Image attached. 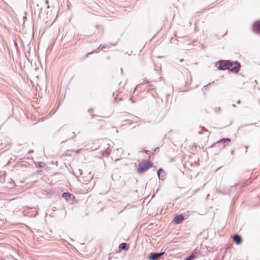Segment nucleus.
Masks as SVG:
<instances>
[{
	"label": "nucleus",
	"instance_id": "1",
	"mask_svg": "<svg viewBox=\"0 0 260 260\" xmlns=\"http://www.w3.org/2000/svg\"><path fill=\"white\" fill-rule=\"evenodd\" d=\"M103 141V145L104 146L107 145L108 146L107 148H104V149L101 150L102 153V156L107 157L109 154L110 153L111 151V149H110V147L111 144H112V142L108 139H105L102 140Z\"/></svg>",
	"mask_w": 260,
	"mask_h": 260
},
{
	"label": "nucleus",
	"instance_id": "2",
	"mask_svg": "<svg viewBox=\"0 0 260 260\" xmlns=\"http://www.w3.org/2000/svg\"><path fill=\"white\" fill-rule=\"evenodd\" d=\"M152 166V163L146 160H143L139 164L138 168V172L139 173H142L146 171Z\"/></svg>",
	"mask_w": 260,
	"mask_h": 260
},
{
	"label": "nucleus",
	"instance_id": "3",
	"mask_svg": "<svg viewBox=\"0 0 260 260\" xmlns=\"http://www.w3.org/2000/svg\"><path fill=\"white\" fill-rule=\"evenodd\" d=\"M231 140L229 138H223L218 141L214 145L215 146L217 147L219 149H222L225 146L228 145Z\"/></svg>",
	"mask_w": 260,
	"mask_h": 260
},
{
	"label": "nucleus",
	"instance_id": "4",
	"mask_svg": "<svg viewBox=\"0 0 260 260\" xmlns=\"http://www.w3.org/2000/svg\"><path fill=\"white\" fill-rule=\"evenodd\" d=\"M240 64L239 62L235 61V62H229V70L237 73L239 71Z\"/></svg>",
	"mask_w": 260,
	"mask_h": 260
},
{
	"label": "nucleus",
	"instance_id": "5",
	"mask_svg": "<svg viewBox=\"0 0 260 260\" xmlns=\"http://www.w3.org/2000/svg\"><path fill=\"white\" fill-rule=\"evenodd\" d=\"M229 60H220L219 63V66L217 67L218 70H228L229 66Z\"/></svg>",
	"mask_w": 260,
	"mask_h": 260
},
{
	"label": "nucleus",
	"instance_id": "6",
	"mask_svg": "<svg viewBox=\"0 0 260 260\" xmlns=\"http://www.w3.org/2000/svg\"><path fill=\"white\" fill-rule=\"evenodd\" d=\"M165 254V252L159 253L151 252L150 253L149 258L151 260H157Z\"/></svg>",
	"mask_w": 260,
	"mask_h": 260
},
{
	"label": "nucleus",
	"instance_id": "7",
	"mask_svg": "<svg viewBox=\"0 0 260 260\" xmlns=\"http://www.w3.org/2000/svg\"><path fill=\"white\" fill-rule=\"evenodd\" d=\"M253 29L256 33L260 34V21H257L253 24Z\"/></svg>",
	"mask_w": 260,
	"mask_h": 260
},
{
	"label": "nucleus",
	"instance_id": "8",
	"mask_svg": "<svg viewBox=\"0 0 260 260\" xmlns=\"http://www.w3.org/2000/svg\"><path fill=\"white\" fill-rule=\"evenodd\" d=\"M183 219H184L183 215L182 214H179L178 215L174 217L173 221H174V222L175 223L179 224L182 222Z\"/></svg>",
	"mask_w": 260,
	"mask_h": 260
},
{
	"label": "nucleus",
	"instance_id": "9",
	"mask_svg": "<svg viewBox=\"0 0 260 260\" xmlns=\"http://www.w3.org/2000/svg\"><path fill=\"white\" fill-rule=\"evenodd\" d=\"M157 175L159 179L164 180L165 179L166 173L162 169H159L157 171Z\"/></svg>",
	"mask_w": 260,
	"mask_h": 260
},
{
	"label": "nucleus",
	"instance_id": "10",
	"mask_svg": "<svg viewBox=\"0 0 260 260\" xmlns=\"http://www.w3.org/2000/svg\"><path fill=\"white\" fill-rule=\"evenodd\" d=\"M233 241L239 245L242 243V238L239 235L236 234L233 237Z\"/></svg>",
	"mask_w": 260,
	"mask_h": 260
},
{
	"label": "nucleus",
	"instance_id": "11",
	"mask_svg": "<svg viewBox=\"0 0 260 260\" xmlns=\"http://www.w3.org/2000/svg\"><path fill=\"white\" fill-rule=\"evenodd\" d=\"M119 248L123 250H127L128 249V247L126 243H121L119 246Z\"/></svg>",
	"mask_w": 260,
	"mask_h": 260
},
{
	"label": "nucleus",
	"instance_id": "12",
	"mask_svg": "<svg viewBox=\"0 0 260 260\" xmlns=\"http://www.w3.org/2000/svg\"><path fill=\"white\" fill-rule=\"evenodd\" d=\"M71 196L72 194L69 192H64L62 195V197L67 201L71 197Z\"/></svg>",
	"mask_w": 260,
	"mask_h": 260
},
{
	"label": "nucleus",
	"instance_id": "13",
	"mask_svg": "<svg viewBox=\"0 0 260 260\" xmlns=\"http://www.w3.org/2000/svg\"><path fill=\"white\" fill-rule=\"evenodd\" d=\"M105 48V47H104V46H102V45H100V46H99V47L98 48V49H96V50H95L94 51H92L91 52H90V53H89L87 54H86V56H87L89 54H91V53H93V52H96V53H97V52H99V51H100V48H101V49H103V48Z\"/></svg>",
	"mask_w": 260,
	"mask_h": 260
},
{
	"label": "nucleus",
	"instance_id": "14",
	"mask_svg": "<svg viewBox=\"0 0 260 260\" xmlns=\"http://www.w3.org/2000/svg\"><path fill=\"white\" fill-rule=\"evenodd\" d=\"M195 256L193 254H191L189 256L187 257L186 258H185L184 260H193Z\"/></svg>",
	"mask_w": 260,
	"mask_h": 260
},
{
	"label": "nucleus",
	"instance_id": "15",
	"mask_svg": "<svg viewBox=\"0 0 260 260\" xmlns=\"http://www.w3.org/2000/svg\"><path fill=\"white\" fill-rule=\"evenodd\" d=\"M69 135L70 136V137L69 138V139H70L73 138L75 137V134H74V132L69 131Z\"/></svg>",
	"mask_w": 260,
	"mask_h": 260
},
{
	"label": "nucleus",
	"instance_id": "16",
	"mask_svg": "<svg viewBox=\"0 0 260 260\" xmlns=\"http://www.w3.org/2000/svg\"><path fill=\"white\" fill-rule=\"evenodd\" d=\"M45 165V164L44 162H40L39 163V166L41 168L42 167H43V166Z\"/></svg>",
	"mask_w": 260,
	"mask_h": 260
},
{
	"label": "nucleus",
	"instance_id": "17",
	"mask_svg": "<svg viewBox=\"0 0 260 260\" xmlns=\"http://www.w3.org/2000/svg\"><path fill=\"white\" fill-rule=\"evenodd\" d=\"M158 148H156L155 149H153V152H152V153H154L155 151H156V150Z\"/></svg>",
	"mask_w": 260,
	"mask_h": 260
},
{
	"label": "nucleus",
	"instance_id": "18",
	"mask_svg": "<svg viewBox=\"0 0 260 260\" xmlns=\"http://www.w3.org/2000/svg\"><path fill=\"white\" fill-rule=\"evenodd\" d=\"M33 152V150H30L28 151V153H32Z\"/></svg>",
	"mask_w": 260,
	"mask_h": 260
},
{
	"label": "nucleus",
	"instance_id": "19",
	"mask_svg": "<svg viewBox=\"0 0 260 260\" xmlns=\"http://www.w3.org/2000/svg\"><path fill=\"white\" fill-rule=\"evenodd\" d=\"M144 151H145L146 153H148V152H149L148 150H143Z\"/></svg>",
	"mask_w": 260,
	"mask_h": 260
},
{
	"label": "nucleus",
	"instance_id": "20",
	"mask_svg": "<svg viewBox=\"0 0 260 260\" xmlns=\"http://www.w3.org/2000/svg\"><path fill=\"white\" fill-rule=\"evenodd\" d=\"M234 150H232L231 151V153L233 154L234 153Z\"/></svg>",
	"mask_w": 260,
	"mask_h": 260
},
{
	"label": "nucleus",
	"instance_id": "21",
	"mask_svg": "<svg viewBox=\"0 0 260 260\" xmlns=\"http://www.w3.org/2000/svg\"><path fill=\"white\" fill-rule=\"evenodd\" d=\"M55 209H56V208H55V207H53V211H55Z\"/></svg>",
	"mask_w": 260,
	"mask_h": 260
},
{
	"label": "nucleus",
	"instance_id": "22",
	"mask_svg": "<svg viewBox=\"0 0 260 260\" xmlns=\"http://www.w3.org/2000/svg\"><path fill=\"white\" fill-rule=\"evenodd\" d=\"M237 103H238V104H240V100H238V102H237Z\"/></svg>",
	"mask_w": 260,
	"mask_h": 260
},
{
	"label": "nucleus",
	"instance_id": "23",
	"mask_svg": "<svg viewBox=\"0 0 260 260\" xmlns=\"http://www.w3.org/2000/svg\"><path fill=\"white\" fill-rule=\"evenodd\" d=\"M199 134H202V131H199Z\"/></svg>",
	"mask_w": 260,
	"mask_h": 260
},
{
	"label": "nucleus",
	"instance_id": "24",
	"mask_svg": "<svg viewBox=\"0 0 260 260\" xmlns=\"http://www.w3.org/2000/svg\"><path fill=\"white\" fill-rule=\"evenodd\" d=\"M233 106L235 107H236V105L235 104H233Z\"/></svg>",
	"mask_w": 260,
	"mask_h": 260
}]
</instances>
